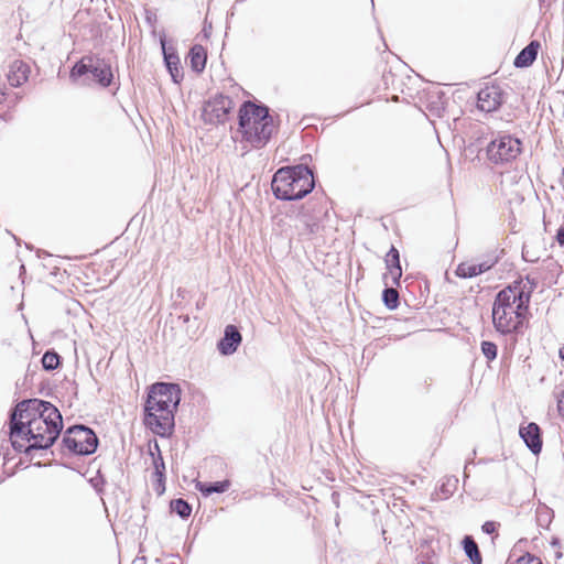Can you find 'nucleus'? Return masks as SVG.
<instances>
[{
	"label": "nucleus",
	"instance_id": "obj_11",
	"mask_svg": "<svg viewBox=\"0 0 564 564\" xmlns=\"http://www.w3.org/2000/svg\"><path fill=\"white\" fill-rule=\"evenodd\" d=\"M507 99V94L498 85H487L477 94V108L484 112L497 111Z\"/></svg>",
	"mask_w": 564,
	"mask_h": 564
},
{
	"label": "nucleus",
	"instance_id": "obj_15",
	"mask_svg": "<svg viewBox=\"0 0 564 564\" xmlns=\"http://www.w3.org/2000/svg\"><path fill=\"white\" fill-rule=\"evenodd\" d=\"M519 435L532 454L541 453L543 445L542 431L536 423L530 422L527 425H520Z\"/></svg>",
	"mask_w": 564,
	"mask_h": 564
},
{
	"label": "nucleus",
	"instance_id": "obj_40",
	"mask_svg": "<svg viewBox=\"0 0 564 564\" xmlns=\"http://www.w3.org/2000/svg\"><path fill=\"white\" fill-rule=\"evenodd\" d=\"M471 463H473L471 458L467 459L466 465H465V470L467 469L468 465L471 464Z\"/></svg>",
	"mask_w": 564,
	"mask_h": 564
},
{
	"label": "nucleus",
	"instance_id": "obj_37",
	"mask_svg": "<svg viewBox=\"0 0 564 564\" xmlns=\"http://www.w3.org/2000/svg\"><path fill=\"white\" fill-rule=\"evenodd\" d=\"M558 357L561 360H564V345L558 350Z\"/></svg>",
	"mask_w": 564,
	"mask_h": 564
},
{
	"label": "nucleus",
	"instance_id": "obj_13",
	"mask_svg": "<svg viewBox=\"0 0 564 564\" xmlns=\"http://www.w3.org/2000/svg\"><path fill=\"white\" fill-rule=\"evenodd\" d=\"M293 230L300 241H308L319 232L321 224L312 215L300 213L294 217Z\"/></svg>",
	"mask_w": 564,
	"mask_h": 564
},
{
	"label": "nucleus",
	"instance_id": "obj_31",
	"mask_svg": "<svg viewBox=\"0 0 564 564\" xmlns=\"http://www.w3.org/2000/svg\"><path fill=\"white\" fill-rule=\"evenodd\" d=\"M89 482L96 489L97 492H101L102 491V487L106 484V480H105L104 476L98 471V475L96 477H93L89 480Z\"/></svg>",
	"mask_w": 564,
	"mask_h": 564
},
{
	"label": "nucleus",
	"instance_id": "obj_30",
	"mask_svg": "<svg viewBox=\"0 0 564 564\" xmlns=\"http://www.w3.org/2000/svg\"><path fill=\"white\" fill-rule=\"evenodd\" d=\"M511 564H542V561L539 557H536L535 555L527 552L523 555H521L520 557H518L516 560V562H513Z\"/></svg>",
	"mask_w": 564,
	"mask_h": 564
},
{
	"label": "nucleus",
	"instance_id": "obj_20",
	"mask_svg": "<svg viewBox=\"0 0 564 564\" xmlns=\"http://www.w3.org/2000/svg\"><path fill=\"white\" fill-rule=\"evenodd\" d=\"M188 58L194 73L200 74L204 72L207 62V52L203 45H193L188 52Z\"/></svg>",
	"mask_w": 564,
	"mask_h": 564
},
{
	"label": "nucleus",
	"instance_id": "obj_6",
	"mask_svg": "<svg viewBox=\"0 0 564 564\" xmlns=\"http://www.w3.org/2000/svg\"><path fill=\"white\" fill-rule=\"evenodd\" d=\"M91 75L93 79L102 88H107L113 80V74L109 59L97 54L83 56L70 69L69 77L77 80L80 77Z\"/></svg>",
	"mask_w": 564,
	"mask_h": 564
},
{
	"label": "nucleus",
	"instance_id": "obj_27",
	"mask_svg": "<svg viewBox=\"0 0 564 564\" xmlns=\"http://www.w3.org/2000/svg\"><path fill=\"white\" fill-rule=\"evenodd\" d=\"M382 301L388 310H395L400 304L399 293L395 289L387 286L382 291Z\"/></svg>",
	"mask_w": 564,
	"mask_h": 564
},
{
	"label": "nucleus",
	"instance_id": "obj_32",
	"mask_svg": "<svg viewBox=\"0 0 564 564\" xmlns=\"http://www.w3.org/2000/svg\"><path fill=\"white\" fill-rule=\"evenodd\" d=\"M155 478L156 479L154 482V490L159 496H161L165 491V475H162V477H155Z\"/></svg>",
	"mask_w": 564,
	"mask_h": 564
},
{
	"label": "nucleus",
	"instance_id": "obj_4",
	"mask_svg": "<svg viewBox=\"0 0 564 564\" xmlns=\"http://www.w3.org/2000/svg\"><path fill=\"white\" fill-rule=\"evenodd\" d=\"M238 126L243 140L254 149L263 148L276 130L269 107L251 100L241 104L238 110Z\"/></svg>",
	"mask_w": 564,
	"mask_h": 564
},
{
	"label": "nucleus",
	"instance_id": "obj_26",
	"mask_svg": "<svg viewBox=\"0 0 564 564\" xmlns=\"http://www.w3.org/2000/svg\"><path fill=\"white\" fill-rule=\"evenodd\" d=\"M170 508L183 520L188 519L192 514V506L183 498L171 500Z\"/></svg>",
	"mask_w": 564,
	"mask_h": 564
},
{
	"label": "nucleus",
	"instance_id": "obj_28",
	"mask_svg": "<svg viewBox=\"0 0 564 564\" xmlns=\"http://www.w3.org/2000/svg\"><path fill=\"white\" fill-rule=\"evenodd\" d=\"M458 479L455 476H447L444 478L440 486V492L443 495V499L451 497L457 489Z\"/></svg>",
	"mask_w": 564,
	"mask_h": 564
},
{
	"label": "nucleus",
	"instance_id": "obj_25",
	"mask_svg": "<svg viewBox=\"0 0 564 564\" xmlns=\"http://www.w3.org/2000/svg\"><path fill=\"white\" fill-rule=\"evenodd\" d=\"M61 362L62 358L54 349L46 350L41 359L42 367L46 371L56 370L61 366Z\"/></svg>",
	"mask_w": 564,
	"mask_h": 564
},
{
	"label": "nucleus",
	"instance_id": "obj_3",
	"mask_svg": "<svg viewBox=\"0 0 564 564\" xmlns=\"http://www.w3.org/2000/svg\"><path fill=\"white\" fill-rule=\"evenodd\" d=\"M181 395L182 389L175 382L160 381L150 386L144 403L143 422L160 437L172 435Z\"/></svg>",
	"mask_w": 564,
	"mask_h": 564
},
{
	"label": "nucleus",
	"instance_id": "obj_41",
	"mask_svg": "<svg viewBox=\"0 0 564 564\" xmlns=\"http://www.w3.org/2000/svg\"><path fill=\"white\" fill-rule=\"evenodd\" d=\"M196 307L199 310L202 307V304L197 302Z\"/></svg>",
	"mask_w": 564,
	"mask_h": 564
},
{
	"label": "nucleus",
	"instance_id": "obj_17",
	"mask_svg": "<svg viewBox=\"0 0 564 564\" xmlns=\"http://www.w3.org/2000/svg\"><path fill=\"white\" fill-rule=\"evenodd\" d=\"M384 262L388 272L383 275V278L387 280L388 275H390L391 282L399 285L400 279L402 276V268L400 264V252L394 246H391L387 252Z\"/></svg>",
	"mask_w": 564,
	"mask_h": 564
},
{
	"label": "nucleus",
	"instance_id": "obj_8",
	"mask_svg": "<svg viewBox=\"0 0 564 564\" xmlns=\"http://www.w3.org/2000/svg\"><path fill=\"white\" fill-rule=\"evenodd\" d=\"M62 445L74 455L88 456L97 451L99 438L95 431L84 424L68 426L63 435Z\"/></svg>",
	"mask_w": 564,
	"mask_h": 564
},
{
	"label": "nucleus",
	"instance_id": "obj_9",
	"mask_svg": "<svg viewBox=\"0 0 564 564\" xmlns=\"http://www.w3.org/2000/svg\"><path fill=\"white\" fill-rule=\"evenodd\" d=\"M13 409L23 411L31 419L43 420L44 423L63 430V417L59 410L51 402L41 399H29L19 402Z\"/></svg>",
	"mask_w": 564,
	"mask_h": 564
},
{
	"label": "nucleus",
	"instance_id": "obj_1",
	"mask_svg": "<svg viewBox=\"0 0 564 564\" xmlns=\"http://www.w3.org/2000/svg\"><path fill=\"white\" fill-rule=\"evenodd\" d=\"M529 290L522 286V281H514L500 290L492 304L491 316L495 329L501 335L519 333L529 310L531 293L536 288V281L529 275Z\"/></svg>",
	"mask_w": 564,
	"mask_h": 564
},
{
	"label": "nucleus",
	"instance_id": "obj_24",
	"mask_svg": "<svg viewBox=\"0 0 564 564\" xmlns=\"http://www.w3.org/2000/svg\"><path fill=\"white\" fill-rule=\"evenodd\" d=\"M435 552L432 547V544L427 540L421 541L420 545L417 546V555L416 558L419 561V564H435L434 557Z\"/></svg>",
	"mask_w": 564,
	"mask_h": 564
},
{
	"label": "nucleus",
	"instance_id": "obj_18",
	"mask_svg": "<svg viewBox=\"0 0 564 564\" xmlns=\"http://www.w3.org/2000/svg\"><path fill=\"white\" fill-rule=\"evenodd\" d=\"M540 42L536 40L531 41L525 47H523L513 61V65L517 68H527L531 66L538 57L540 48Z\"/></svg>",
	"mask_w": 564,
	"mask_h": 564
},
{
	"label": "nucleus",
	"instance_id": "obj_16",
	"mask_svg": "<svg viewBox=\"0 0 564 564\" xmlns=\"http://www.w3.org/2000/svg\"><path fill=\"white\" fill-rule=\"evenodd\" d=\"M242 336L235 325H227L224 330V336L217 343V349L223 356H230L235 354L241 344Z\"/></svg>",
	"mask_w": 564,
	"mask_h": 564
},
{
	"label": "nucleus",
	"instance_id": "obj_36",
	"mask_svg": "<svg viewBox=\"0 0 564 564\" xmlns=\"http://www.w3.org/2000/svg\"><path fill=\"white\" fill-rule=\"evenodd\" d=\"M7 93H8V89L6 88V86L0 87V104H2L4 101Z\"/></svg>",
	"mask_w": 564,
	"mask_h": 564
},
{
	"label": "nucleus",
	"instance_id": "obj_42",
	"mask_svg": "<svg viewBox=\"0 0 564 564\" xmlns=\"http://www.w3.org/2000/svg\"><path fill=\"white\" fill-rule=\"evenodd\" d=\"M147 20L150 22V21H152V18L148 14Z\"/></svg>",
	"mask_w": 564,
	"mask_h": 564
},
{
	"label": "nucleus",
	"instance_id": "obj_21",
	"mask_svg": "<svg viewBox=\"0 0 564 564\" xmlns=\"http://www.w3.org/2000/svg\"><path fill=\"white\" fill-rule=\"evenodd\" d=\"M231 482L229 479H224L219 481H210V482H203V481H196L195 488L204 496L208 497L213 494H224L226 492Z\"/></svg>",
	"mask_w": 564,
	"mask_h": 564
},
{
	"label": "nucleus",
	"instance_id": "obj_22",
	"mask_svg": "<svg viewBox=\"0 0 564 564\" xmlns=\"http://www.w3.org/2000/svg\"><path fill=\"white\" fill-rule=\"evenodd\" d=\"M462 547L465 555L473 564H482V557L478 544L471 535H465L462 540Z\"/></svg>",
	"mask_w": 564,
	"mask_h": 564
},
{
	"label": "nucleus",
	"instance_id": "obj_19",
	"mask_svg": "<svg viewBox=\"0 0 564 564\" xmlns=\"http://www.w3.org/2000/svg\"><path fill=\"white\" fill-rule=\"evenodd\" d=\"M30 67L26 63L15 59L7 74L8 82L11 87H19L28 80Z\"/></svg>",
	"mask_w": 564,
	"mask_h": 564
},
{
	"label": "nucleus",
	"instance_id": "obj_34",
	"mask_svg": "<svg viewBox=\"0 0 564 564\" xmlns=\"http://www.w3.org/2000/svg\"><path fill=\"white\" fill-rule=\"evenodd\" d=\"M557 411H558V414L562 417H564V389L562 390L560 395H557Z\"/></svg>",
	"mask_w": 564,
	"mask_h": 564
},
{
	"label": "nucleus",
	"instance_id": "obj_2",
	"mask_svg": "<svg viewBox=\"0 0 564 564\" xmlns=\"http://www.w3.org/2000/svg\"><path fill=\"white\" fill-rule=\"evenodd\" d=\"M9 442L15 452L30 456L34 451L51 448L62 430L52 427L40 419H31L23 411L11 409L7 422Z\"/></svg>",
	"mask_w": 564,
	"mask_h": 564
},
{
	"label": "nucleus",
	"instance_id": "obj_5",
	"mask_svg": "<svg viewBox=\"0 0 564 564\" xmlns=\"http://www.w3.org/2000/svg\"><path fill=\"white\" fill-rule=\"evenodd\" d=\"M315 187V178L311 169L300 164L280 167L271 182L272 193L280 200H299L308 195Z\"/></svg>",
	"mask_w": 564,
	"mask_h": 564
},
{
	"label": "nucleus",
	"instance_id": "obj_23",
	"mask_svg": "<svg viewBox=\"0 0 564 564\" xmlns=\"http://www.w3.org/2000/svg\"><path fill=\"white\" fill-rule=\"evenodd\" d=\"M149 455L152 457V465L154 469L153 475L155 477H162V475H165V463L156 441H154L153 446L149 445Z\"/></svg>",
	"mask_w": 564,
	"mask_h": 564
},
{
	"label": "nucleus",
	"instance_id": "obj_35",
	"mask_svg": "<svg viewBox=\"0 0 564 564\" xmlns=\"http://www.w3.org/2000/svg\"><path fill=\"white\" fill-rule=\"evenodd\" d=\"M555 240L561 247H564V225H562L555 235Z\"/></svg>",
	"mask_w": 564,
	"mask_h": 564
},
{
	"label": "nucleus",
	"instance_id": "obj_7",
	"mask_svg": "<svg viewBox=\"0 0 564 564\" xmlns=\"http://www.w3.org/2000/svg\"><path fill=\"white\" fill-rule=\"evenodd\" d=\"M522 151L520 139L508 133H497L486 147L488 162L496 166H506L512 163Z\"/></svg>",
	"mask_w": 564,
	"mask_h": 564
},
{
	"label": "nucleus",
	"instance_id": "obj_29",
	"mask_svg": "<svg viewBox=\"0 0 564 564\" xmlns=\"http://www.w3.org/2000/svg\"><path fill=\"white\" fill-rule=\"evenodd\" d=\"M481 352L488 361H492L497 358L498 347L494 341L484 340L480 344Z\"/></svg>",
	"mask_w": 564,
	"mask_h": 564
},
{
	"label": "nucleus",
	"instance_id": "obj_33",
	"mask_svg": "<svg viewBox=\"0 0 564 564\" xmlns=\"http://www.w3.org/2000/svg\"><path fill=\"white\" fill-rule=\"evenodd\" d=\"M481 530L484 533L486 534H492L496 532L497 530V523L494 522V521H486L482 525H481Z\"/></svg>",
	"mask_w": 564,
	"mask_h": 564
},
{
	"label": "nucleus",
	"instance_id": "obj_12",
	"mask_svg": "<svg viewBox=\"0 0 564 564\" xmlns=\"http://www.w3.org/2000/svg\"><path fill=\"white\" fill-rule=\"evenodd\" d=\"M160 45L162 50L164 65L172 77L173 83L180 84L183 79V68L176 48L169 45L165 34L160 36Z\"/></svg>",
	"mask_w": 564,
	"mask_h": 564
},
{
	"label": "nucleus",
	"instance_id": "obj_39",
	"mask_svg": "<svg viewBox=\"0 0 564 564\" xmlns=\"http://www.w3.org/2000/svg\"><path fill=\"white\" fill-rule=\"evenodd\" d=\"M552 545H558L560 544V541L558 539L554 538L551 542Z\"/></svg>",
	"mask_w": 564,
	"mask_h": 564
},
{
	"label": "nucleus",
	"instance_id": "obj_14",
	"mask_svg": "<svg viewBox=\"0 0 564 564\" xmlns=\"http://www.w3.org/2000/svg\"><path fill=\"white\" fill-rule=\"evenodd\" d=\"M499 258L495 250L478 263L462 262L457 265L455 274L462 279L475 278L490 270L499 261Z\"/></svg>",
	"mask_w": 564,
	"mask_h": 564
},
{
	"label": "nucleus",
	"instance_id": "obj_10",
	"mask_svg": "<svg viewBox=\"0 0 564 564\" xmlns=\"http://www.w3.org/2000/svg\"><path fill=\"white\" fill-rule=\"evenodd\" d=\"M232 108L234 101L229 96L216 94L204 102L202 116L206 123H225Z\"/></svg>",
	"mask_w": 564,
	"mask_h": 564
},
{
	"label": "nucleus",
	"instance_id": "obj_38",
	"mask_svg": "<svg viewBox=\"0 0 564 564\" xmlns=\"http://www.w3.org/2000/svg\"><path fill=\"white\" fill-rule=\"evenodd\" d=\"M180 318H182L184 323H187L189 321V316L188 315L180 316Z\"/></svg>",
	"mask_w": 564,
	"mask_h": 564
}]
</instances>
